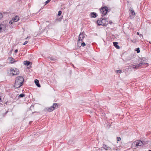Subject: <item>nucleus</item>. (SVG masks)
Wrapping results in <instances>:
<instances>
[{
  "label": "nucleus",
  "mask_w": 151,
  "mask_h": 151,
  "mask_svg": "<svg viewBox=\"0 0 151 151\" xmlns=\"http://www.w3.org/2000/svg\"><path fill=\"white\" fill-rule=\"evenodd\" d=\"M24 81V79L22 76H17L16 78L14 87L16 88L20 87L23 85Z\"/></svg>",
  "instance_id": "1"
},
{
  "label": "nucleus",
  "mask_w": 151,
  "mask_h": 151,
  "mask_svg": "<svg viewBox=\"0 0 151 151\" xmlns=\"http://www.w3.org/2000/svg\"><path fill=\"white\" fill-rule=\"evenodd\" d=\"M97 23L99 26H105L108 24V18H104L97 20Z\"/></svg>",
  "instance_id": "2"
},
{
  "label": "nucleus",
  "mask_w": 151,
  "mask_h": 151,
  "mask_svg": "<svg viewBox=\"0 0 151 151\" xmlns=\"http://www.w3.org/2000/svg\"><path fill=\"white\" fill-rule=\"evenodd\" d=\"M143 143L140 140H137L132 143V147L134 148L140 147L143 145Z\"/></svg>",
  "instance_id": "3"
},
{
  "label": "nucleus",
  "mask_w": 151,
  "mask_h": 151,
  "mask_svg": "<svg viewBox=\"0 0 151 151\" xmlns=\"http://www.w3.org/2000/svg\"><path fill=\"white\" fill-rule=\"evenodd\" d=\"M148 65V63H145L144 62H141L139 64L135 65H130V67L134 69H137L139 68V67L143 66H147Z\"/></svg>",
  "instance_id": "4"
},
{
  "label": "nucleus",
  "mask_w": 151,
  "mask_h": 151,
  "mask_svg": "<svg viewBox=\"0 0 151 151\" xmlns=\"http://www.w3.org/2000/svg\"><path fill=\"white\" fill-rule=\"evenodd\" d=\"M108 11V8L106 6H104L101 8L100 9V12L102 14L101 16L103 17L106 14Z\"/></svg>",
  "instance_id": "5"
},
{
  "label": "nucleus",
  "mask_w": 151,
  "mask_h": 151,
  "mask_svg": "<svg viewBox=\"0 0 151 151\" xmlns=\"http://www.w3.org/2000/svg\"><path fill=\"white\" fill-rule=\"evenodd\" d=\"M10 70V74H12V75H16L19 73L18 69L16 68H11Z\"/></svg>",
  "instance_id": "6"
},
{
  "label": "nucleus",
  "mask_w": 151,
  "mask_h": 151,
  "mask_svg": "<svg viewBox=\"0 0 151 151\" xmlns=\"http://www.w3.org/2000/svg\"><path fill=\"white\" fill-rule=\"evenodd\" d=\"M8 24H0V32L5 31L6 27H8Z\"/></svg>",
  "instance_id": "7"
},
{
  "label": "nucleus",
  "mask_w": 151,
  "mask_h": 151,
  "mask_svg": "<svg viewBox=\"0 0 151 151\" xmlns=\"http://www.w3.org/2000/svg\"><path fill=\"white\" fill-rule=\"evenodd\" d=\"M19 20V17L18 16H16L13 18L9 22V24H12L13 23L18 21Z\"/></svg>",
  "instance_id": "8"
},
{
  "label": "nucleus",
  "mask_w": 151,
  "mask_h": 151,
  "mask_svg": "<svg viewBox=\"0 0 151 151\" xmlns=\"http://www.w3.org/2000/svg\"><path fill=\"white\" fill-rule=\"evenodd\" d=\"M85 37V35H84L83 33H81L79 35L78 37V44L79 43L80 41H82L84 38V37Z\"/></svg>",
  "instance_id": "9"
},
{
  "label": "nucleus",
  "mask_w": 151,
  "mask_h": 151,
  "mask_svg": "<svg viewBox=\"0 0 151 151\" xmlns=\"http://www.w3.org/2000/svg\"><path fill=\"white\" fill-rule=\"evenodd\" d=\"M103 147L104 149L106 150H111V147H108L106 145L104 144H103Z\"/></svg>",
  "instance_id": "10"
},
{
  "label": "nucleus",
  "mask_w": 151,
  "mask_h": 151,
  "mask_svg": "<svg viewBox=\"0 0 151 151\" xmlns=\"http://www.w3.org/2000/svg\"><path fill=\"white\" fill-rule=\"evenodd\" d=\"M35 83L36 85L38 87H40V86L39 83V81L37 79H35Z\"/></svg>",
  "instance_id": "11"
},
{
  "label": "nucleus",
  "mask_w": 151,
  "mask_h": 151,
  "mask_svg": "<svg viewBox=\"0 0 151 151\" xmlns=\"http://www.w3.org/2000/svg\"><path fill=\"white\" fill-rule=\"evenodd\" d=\"M113 44L114 46L117 49H119L120 48V47L118 45V42H113Z\"/></svg>",
  "instance_id": "12"
},
{
  "label": "nucleus",
  "mask_w": 151,
  "mask_h": 151,
  "mask_svg": "<svg viewBox=\"0 0 151 151\" xmlns=\"http://www.w3.org/2000/svg\"><path fill=\"white\" fill-rule=\"evenodd\" d=\"M91 18H95L96 17V14L95 12H91Z\"/></svg>",
  "instance_id": "13"
},
{
  "label": "nucleus",
  "mask_w": 151,
  "mask_h": 151,
  "mask_svg": "<svg viewBox=\"0 0 151 151\" xmlns=\"http://www.w3.org/2000/svg\"><path fill=\"white\" fill-rule=\"evenodd\" d=\"M8 60L11 63H13L14 62V59L12 58H9L8 59Z\"/></svg>",
  "instance_id": "14"
},
{
  "label": "nucleus",
  "mask_w": 151,
  "mask_h": 151,
  "mask_svg": "<svg viewBox=\"0 0 151 151\" xmlns=\"http://www.w3.org/2000/svg\"><path fill=\"white\" fill-rule=\"evenodd\" d=\"M47 110L49 112H51L54 110V109L51 106L50 107L47 109Z\"/></svg>",
  "instance_id": "15"
},
{
  "label": "nucleus",
  "mask_w": 151,
  "mask_h": 151,
  "mask_svg": "<svg viewBox=\"0 0 151 151\" xmlns=\"http://www.w3.org/2000/svg\"><path fill=\"white\" fill-rule=\"evenodd\" d=\"M52 106V108L54 109V110L55 109H57V108L58 105L56 103H54Z\"/></svg>",
  "instance_id": "16"
},
{
  "label": "nucleus",
  "mask_w": 151,
  "mask_h": 151,
  "mask_svg": "<svg viewBox=\"0 0 151 151\" xmlns=\"http://www.w3.org/2000/svg\"><path fill=\"white\" fill-rule=\"evenodd\" d=\"M30 62L29 61H25L24 62V64L25 65H29Z\"/></svg>",
  "instance_id": "17"
},
{
  "label": "nucleus",
  "mask_w": 151,
  "mask_h": 151,
  "mask_svg": "<svg viewBox=\"0 0 151 151\" xmlns=\"http://www.w3.org/2000/svg\"><path fill=\"white\" fill-rule=\"evenodd\" d=\"M25 96V95L24 93H22L18 97L19 98H22L24 96Z\"/></svg>",
  "instance_id": "18"
},
{
  "label": "nucleus",
  "mask_w": 151,
  "mask_h": 151,
  "mask_svg": "<svg viewBox=\"0 0 151 151\" xmlns=\"http://www.w3.org/2000/svg\"><path fill=\"white\" fill-rule=\"evenodd\" d=\"M68 143L69 144H73V143L72 140H70L68 142Z\"/></svg>",
  "instance_id": "19"
},
{
  "label": "nucleus",
  "mask_w": 151,
  "mask_h": 151,
  "mask_svg": "<svg viewBox=\"0 0 151 151\" xmlns=\"http://www.w3.org/2000/svg\"><path fill=\"white\" fill-rule=\"evenodd\" d=\"M130 11L131 12L132 14L133 15H134L135 14V13L134 12V10H132V9L130 10Z\"/></svg>",
  "instance_id": "20"
},
{
  "label": "nucleus",
  "mask_w": 151,
  "mask_h": 151,
  "mask_svg": "<svg viewBox=\"0 0 151 151\" xmlns=\"http://www.w3.org/2000/svg\"><path fill=\"white\" fill-rule=\"evenodd\" d=\"M122 72V71L121 70H117L116 71V73H121Z\"/></svg>",
  "instance_id": "21"
},
{
  "label": "nucleus",
  "mask_w": 151,
  "mask_h": 151,
  "mask_svg": "<svg viewBox=\"0 0 151 151\" xmlns=\"http://www.w3.org/2000/svg\"><path fill=\"white\" fill-rule=\"evenodd\" d=\"M121 140V138L120 137H117V142L118 141H120V140Z\"/></svg>",
  "instance_id": "22"
},
{
  "label": "nucleus",
  "mask_w": 151,
  "mask_h": 151,
  "mask_svg": "<svg viewBox=\"0 0 151 151\" xmlns=\"http://www.w3.org/2000/svg\"><path fill=\"white\" fill-rule=\"evenodd\" d=\"M81 45L83 47H84L86 45V44L84 42H83L82 43H81Z\"/></svg>",
  "instance_id": "23"
},
{
  "label": "nucleus",
  "mask_w": 151,
  "mask_h": 151,
  "mask_svg": "<svg viewBox=\"0 0 151 151\" xmlns=\"http://www.w3.org/2000/svg\"><path fill=\"white\" fill-rule=\"evenodd\" d=\"M61 13H62V12L61 11H59L58 12V15H59V16H60L61 14Z\"/></svg>",
  "instance_id": "24"
},
{
  "label": "nucleus",
  "mask_w": 151,
  "mask_h": 151,
  "mask_svg": "<svg viewBox=\"0 0 151 151\" xmlns=\"http://www.w3.org/2000/svg\"><path fill=\"white\" fill-rule=\"evenodd\" d=\"M136 51H137V52L138 53H139L140 52V50L139 48H138L137 49V50H136Z\"/></svg>",
  "instance_id": "25"
},
{
  "label": "nucleus",
  "mask_w": 151,
  "mask_h": 151,
  "mask_svg": "<svg viewBox=\"0 0 151 151\" xmlns=\"http://www.w3.org/2000/svg\"><path fill=\"white\" fill-rule=\"evenodd\" d=\"M3 17V15L2 14L0 13V19Z\"/></svg>",
  "instance_id": "26"
},
{
  "label": "nucleus",
  "mask_w": 151,
  "mask_h": 151,
  "mask_svg": "<svg viewBox=\"0 0 151 151\" xmlns=\"http://www.w3.org/2000/svg\"><path fill=\"white\" fill-rule=\"evenodd\" d=\"M50 0H47L45 2L46 4H47L50 1Z\"/></svg>",
  "instance_id": "27"
},
{
  "label": "nucleus",
  "mask_w": 151,
  "mask_h": 151,
  "mask_svg": "<svg viewBox=\"0 0 151 151\" xmlns=\"http://www.w3.org/2000/svg\"><path fill=\"white\" fill-rule=\"evenodd\" d=\"M27 42H28L27 41H26L24 42V43H23V45H26V44H27Z\"/></svg>",
  "instance_id": "28"
},
{
  "label": "nucleus",
  "mask_w": 151,
  "mask_h": 151,
  "mask_svg": "<svg viewBox=\"0 0 151 151\" xmlns=\"http://www.w3.org/2000/svg\"><path fill=\"white\" fill-rule=\"evenodd\" d=\"M31 38V37L30 36H28L26 38V39H27L28 38L30 39Z\"/></svg>",
  "instance_id": "29"
},
{
  "label": "nucleus",
  "mask_w": 151,
  "mask_h": 151,
  "mask_svg": "<svg viewBox=\"0 0 151 151\" xmlns=\"http://www.w3.org/2000/svg\"><path fill=\"white\" fill-rule=\"evenodd\" d=\"M18 52V50L17 49H16L15 51H14V52L15 53H16L17 52Z\"/></svg>",
  "instance_id": "30"
},
{
  "label": "nucleus",
  "mask_w": 151,
  "mask_h": 151,
  "mask_svg": "<svg viewBox=\"0 0 151 151\" xmlns=\"http://www.w3.org/2000/svg\"><path fill=\"white\" fill-rule=\"evenodd\" d=\"M109 23L110 24H111L112 23V22L111 21H110L109 22Z\"/></svg>",
  "instance_id": "31"
},
{
  "label": "nucleus",
  "mask_w": 151,
  "mask_h": 151,
  "mask_svg": "<svg viewBox=\"0 0 151 151\" xmlns=\"http://www.w3.org/2000/svg\"><path fill=\"white\" fill-rule=\"evenodd\" d=\"M50 59L53 60H54L53 58H50Z\"/></svg>",
  "instance_id": "32"
},
{
  "label": "nucleus",
  "mask_w": 151,
  "mask_h": 151,
  "mask_svg": "<svg viewBox=\"0 0 151 151\" xmlns=\"http://www.w3.org/2000/svg\"><path fill=\"white\" fill-rule=\"evenodd\" d=\"M3 67L2 65H0V68H2Z\"/></svg>",
  "instance_id": "33"
},
{
  "label": "nucleus",
  "mask_w": 151,
  "mask_h": 151,
  "mask_svg": "<svg viewBox=\"0 0 151 151\" xmlns=\"http://www.w3.org/2000/svg\"><path fill=\"white\" fill-rule=\"evenodd\" d=\"M137 35H139V33L138 32H137Z\"/></svg>",
  "instance_id": "34"
},
{
  "label": "nucleus",
  "mask_w": 151,
  "mask_h": 151,
  "mask_svg": "<svg viewBox=\"0 0 151 151\" xmlns=\"http://www.w3.org/2000/svg\"><path fill=\"white\" fill-rule=\"evenodd\" d=\"M114 150H117V149H114Z\"/></svg>",
  "instance_id": "35"
},
{
  "label": "nucleus",
  "mask_w": 151,
  "mask_h": 151,
  "mask_svg": "<svg viewBox=\"0 0 151 151\" xmlns=\"http://www.w3.org/2000/svg\"><path fill=\"white\" fill-rule=\"evenodd\" d=\"M148 151H151V150H149Z\"/></svg>",
  "instance_id": "36"
}]
</instances>
